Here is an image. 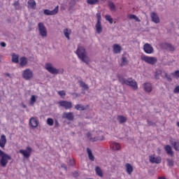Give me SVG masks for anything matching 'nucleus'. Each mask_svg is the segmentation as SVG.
Wrapping results in <instances>:
<instances>
[{"mask_svg": "<svg viewBox=\"0 0 179 179\" xmlns=\"http://www.w3.org/2000/svg\"><path fill=\"white\" fill-rule=\"evenodd\" d=\"M0 166L1 167H6L8 163H9V160H12V157L10 155L4 153L3 151L0 150Z\"/></svg>", "mask_w": 179, "mask_h": 179, "instance_id": "3", "label": "nucleus"}, {"mask_svg": "<svg viewBox=\"0 0 179 179\" xmlns=\"http://www.w3.org/2000/svg\"><path fill=\"white\" fill-rule=\"evenodd\" d=\"M36 96L35 95H32L31 96V99H30V105L33 106L34 104V103L36 101Z\"/></svg>", "mask_w": 179, "mask_h": 179, "instance_id": "41", "label": "nucleus"}, {"mask_svg": "<svg viewBox=\"0 0 179 179\" xmlns=\"http://www.w3.org/2000/svg\"><path fill=\"white\" fill-rule=\"evenodd\" d=\"M105 19H106V20H107V22H109V23H110V24H113V22H114V20H113V18L111 17V15H106L105 16Z\"/></svg>", "mask_w": 179, "mask_h": 179, "instance_id": "37", "label": "nucleus"}, {"mask_svg": "<svg viewBox=\"0 0 179 179\" xmlns=\"http://www.w3.org/2000/svg\"><path fill=\"white\" fill-rule=\"evenodd\" d=\"M23 107H24V108H26V106L25 105H24Z\"/></svg>", "mask_w": 179, "mask_h": 179, "instance_id": "57", "label": "nucleus"}, {"mask_svg": "<svg viewBox=\"0 0 179 179\" xmlns=\"http://www.w3.org/2000/svg\"><path fill=\"white\" fill-rule=\"evenodd\" d=\"M73 6H75V3H73Z\"/></svg>", "mask_w": 179, "mask_h": 179, "instance_id": "59", "label": "nucleus"}, {"mask_svg": "<svg viewBox=\"0 0 179 179\" xmlns=\"http://www.w3.org/2000/svg\"><path fill=\"white\" fill-rule=\"evenodd\" d=\"M79 176V173H78V172H74L73 173V176L74 177H78Z\"/></svg>", "mask_w": 179, "mask_h": 179, "instance_id": "53", "label": "nucleus"}, {"mask_svg": "<svg viewBox=\"0 0 179 179\" xmlns=\"http://www.w3.org/2000/svg\"><path fill=\"white\" fill-rule=\"evenodd\" d=\"M6 142V136H5V134H2L0 138V148H1V149H5Z\"/></svg>", "mask_w": 179, "mask_h": 179, "instance_id": "18", "label": "nucleus"}, {"mask_svg": "<svg viewBox=\"0 0 179 179\" xmlns=\"http://www.w3.org/2000/svg\"><path fill=\"white\" fill-rule=\"evenodd\" d=\"M95 171L96 173V176H99V177H103V171H101V169L99 166H96L95 168Z\"/></svg>", "mask_w": 179, "mask_h": 179, "instance_id": "33", "label": "nucleus"}, {"mask_svg": "<svg viewBox=\"0 0 179 179\" xmlns=\"http://www.w3.org/2000/svg\"><path fill=\"white\" fill-rule=\"evenodd\" d=\"M108 6H109V8L110 10H116L115 8V4L113 1H108Z\"/></svg>", "mask_w": 179, "mask_h": 179, "instance_id": "36", "label": "nucleus"}, {"mask_svg": "<svg viewBox=\"0 0 179 179\" xmlns=\"http://www.w3.org/2000/svg\"><path fill=\"white\" fill-rule=\"evenodd\" d=\"M79 84L80 87H83V89H85V90L89 89V86H87V84L85 83V82L79 81Z\"/></svg>", "mask_w": 179, "mask_h": 179, "instance_id": "38", "label": "nucleus"}, {"mask_svg": "<svg viewBox=\"0 0 179 179\" xmlns=\"http://www.w3.org/2000/svg\"><path fill=\"white\" fill-rule=\"evenodd\" d=\"M12 62H14V64H19V55L13 53L12 54Z\"/></svg>", "mask_w": 179, "mask_h": 179, "instance_id": "32", "label": "nucleus"}, {"mask_svg": "<svg viewBox=\"0 0 179 179\" xmlns=\"http://www.w3.org/2000/svg\"><path fill=\"white\" fill-rule=\"evenodd\" d=\"M61 167H62V169H64V170H66V166H65V164H62L61 165Z\"/></svg>", "mask_w": 179, "mask_h": 179, "instance_id": "52", "label": "nucleus"}, {"mask_svg": "<svg viewBox=\"0 0 179 179\" xmlns=\"http://www.w3.org/2000/svg\"><path fill=\"white\" fill-rule=\"evenodd\" d=\"M166 162L169 167H173V166H174V161L173 159H167Z\"/></svg>", "mask_w": 179, "mask_h": 179, "instance_id": "40", "label": "nucleus"}, {"mask_svg": "<svg viewBox=\"0 0 179 179\" xmlns=\"http://www.w3.org/2000/svg\"><path fill=\"white\" fill-rule=\"evenodd\" d=\"M150 16L154 23H160V18H159V15L156 13H152Z\"/></svg>", "mask_w": 179, "mask_h": 179, "instance_id": "19", "label": "nucleus"}, {"mask_svg": "<svg viewBox=\"0 0 179 179\" xmlns=\"http://www.w3.org/2000/svg\"><path fill=\"white\" fill-rule=\"evenodd\" d=\"M143 50L145 54H153L155 52V49L153 46L150 43H145L143 45Z\"/></svg>", "mask_w": 179, "mask_h": 179, "instance_id": "13", "label": "nucleus"}, {"mask_svg": "<svg viewBox=\"0 0 179 179\" xmlns=\"http://www.w3.org/2000/svg\"><path fill=\"white\" fill-rule=\"evenodd\" d=\"M58 94L62 97V96H66V94L65 93V91L62 90L58 92Z\"/></svg>", "mask_w": 179, "mask_h": 179, "instance_id": "44", "label": "nucleus"}, {"mask_svg": "<svg viewBox=\"0 0 179 179\" xmlns=\"http://www.w3.org/2000/svg\"><path fill=\"white\" fill-rule=\"evenodd\" d=\"M72 2H73V1H71V3H70V5L72 3Z\"/></svg>", "mask_w": 179, "mask_h": 179, "instance_id": "58", "label": "nucleus"}, {"mask_svg": "<svg viewBox=\"0 0 179 179\" xmlns=\"http://www.w3.org/2000/svg\"><path fill=\"white\" fill-rule=\"evenodd\" d=\"M14 6H18L19 5V1H15L14 3H13Z\"/></svg>", "mask_w": 179, "mask_h": 179, "instance_id": "54", "label": "nucleus"}, {"mask_svg": "<svg viewBox=\"0 0 179 179\" xmlns=\"http://www.w3.org/2000/svg\"><path fill=\"white\" fill-rule=\"evenodd\" d=\"M149 162L150 163H152L155 164H160L162 163V157L157 156L155 157V155H152L149 156Z\"/></svg>", "mask_w": 179, "mask_h": 179, "instance_id": "12", "label": "nucleus"}, {"mask_svg": "<svg viewBox=\"0 0 179 179\" xmlns=\"http://www.w3.org/2000/svg\"><path fill=\"white\" fill-rule=\"evenodd\" d=\"M1 47H6V43L5 42H1Z\"/></svg>", "mask_w": 179, "mask_h": 179, "instance_id": "50", "label": "nucleus"}, {"mask_svg": "<svg viewBox=\"0 0 179 179\" xmlns=\"http://www.w3.org/2000/svg\"><path fill=\"white\" fill-rule=\"evenodd\" d=\"M6 76H10V74L9 73H6Z\"/></svg>", "mask_w": 179, "mask_h": 179, "instance_id": "55", "label": "nucleus"}, {"mask_svg": "<svg viewBox=\"0 0 179 179\" xmlns=\"http://www.w3.org/2000/svg\"><path fill=\"white\" fill-rule=\"evenodd\" d=\"M170 143H171V145H172V146H173V149L176 152H179V141H173V139H171Z\"/></svg>", "mask_w": 179, "mask_h": 179, "instance_id": "22", "label": "nucleus"}, {"mask_svg": "<svg viewBox=\"0 0 179 179\" xmlns=\"http://www.w3.org/2000/svg\"><path fill=\"white\" fill-rule=\"evenodd\" d=\"M28 8H30L31 9H36V6L37 3H36V1L34 0H29L27 2Z\"/></svg>", "mask_w": 179, "mask_h": 179, "instance_id": "25", "label": "nucleus"}, {"mask_svg": "<svg viewBox=\"0 0 179 179\" xmlns=\"http://www.w3.org/2000/svg\"><path fill=\"white\" fill-rule=\"evenodd\" d=\"M55 127L56 128H58V127H59V122H58V120H55Z\"/></svg>", "mask_w": 179, "mask_h": 179, "instance_id": "48", "label": "nucleus"}, {"mask_svg": "<svg viewBox=\"0 0 179 179\" xmlns=\"http://www.w3.org/2000/svg\"><path fill=\"white\" fill-rule=\"evenodd\" d=\"M110 148L112 150H120L121 149V145L118 143L111 142Z\"/></svg>", "mask_w": 179, "mask_h": 179, "instance_id": "21", "label": "nucleus"}, {"mask_svg": "<svg viewBox=\"0 0 179 179\" xmlns=\"http://www.w3.org/2000/svg\"><path fill=\"white\" fill-rule=\"evenodd\" d=\"M90 140L92 141V142H97V141H99V138L97 137H94V138H90Z\"/></svg>", "mask_w": 179, "mask_h": 179, "instance_id": "47", "label": "nucleus"}, {"mask_svg": "<svg viewBox=\"0 0 179 179\" xmlns=\"http://www.w3.org/2000/svg\"><path fill=\"white\" fill-rule=\"evenodd\" d=\"M162 47L164 50H167L168 51H175L176 50L173 45L167 43H162Z\"/></svg>", "mask_w": 179, "mask_h": 179, "instance_id": "17", "label": "nucleus"}, {"mask_svg": "<svg viewBox=\"0 0 179 179\" xmlns=\"http://www.w3.org/2000/svg\"><path fill=\"white\" fill-rule=\"evenodd\" d=\"M29 125H31L33 129L37 128V127H38V120H37V117H31L29 120Z\"/></svg>", "mask_w": 179, "mask_h": 179, "instance_id": "14", "label": "nucleus"}, {"mask_svg": "<svg viewBox=\"0 0 179 179\" xmlns=\"http://www.w3.org/2000/svg\"><path fill=\"white\" fill-rule=\"evenodd\" d=\"M87 152L88 154V157L91 162H94V155H93V153L92 152V150L90 148H87Z\"/></svg>", "mask_w": 179, "mask_h": 179, "instance_id": "31", "label": "nucleus"}, {"mask_svg": "<svg viewBox=\"0 0 179 179\" xmlns=\"http://www.w3.org/2000/svg\"><path fill=\"white\" fill-rule=\"evenodd\" d=\"M141 61L149 64V65H156V64H157V57L143 55L141 56Z\"/></svg>", "mask_w": 179, "mask_h": 179, "instance_id": "4", "label": "nucleus"}, {"mask_svg": "<svg viewBox=\"0 0 179 179\" xmlns=\"http://www.w3.org/2000/svg\"><path fill=\"white\" fill-rule=\"evenodd\" d=\"M113 52L114 54H120L122 48H121V45L118 44H114L113 45Z\"/></svg>", "mask_w": 179, "mask_h": 179, "instance_id": "20", "label": "nucleus"}, {"mask_svg": "<svg viewBox=\"0 0 179 179\" xmlns=\"http://www.w3.org/2000/svg\"><path fill=\"white\" fill-rule=\"evenodd\" d=\"M128 64V59L125 56H122V62L120 64V66H126V65Z\"/></svg>", "mask_w": 179, "mask_h": 179, "instance_id": "34", "label": "nucleus"}, {"mask_svg": "<svg viewBox=\"0 0 179 179\" xmlns=\"http://www.w3.org/2000/svg\"><path fill=\"white\" fill-rule=\"evenodd\" d=\"M0 62H1V56H0Z\"/></svg>", "mask_w": 179, "mask_h": 179, "instance_id": "60", "label": "nucleus"}, {"mask_svg": "<svg viewBox=\"0 0 179 179\" xmlns=\"http://www.w3.org/2000/svg\"><path fill=\"white\" fill-rule=\"evenodd\" d=\"M171 75L173 76V78H179V71L177 70L175 72L171 73Z\"/></svg>", "mask_w": 179, "mask_h": 179, "instance_id": "42", "label": "nucleus"}, {"mask_svg": "<svg viewBox=\"0 0 179 179\" xmlns=\"http://www.w3.org/2000/svg\"><path fill=\"white\" fill-rule=\"evenodd\" d=\"M27 59L24 57L20 58V66H26L27 65Z\"/></svg>", "mask_w": 179, "mask_h": 179, "instance_id": "26", "label": "nucleus"}, {"mask_svg": "<svg viewBox=\"0 0 179 179\" xmlns=\"http://www.w3.org/2000/svg\"><path fill=\"white\" fill-rule=\"evenodd\" d=\"M119 82L122 85H127V86H131L134 90H138V83L135 80L132 78L124 79L123 78L119 77Z\"/></svg>", "mask_w": 179, "mask_h": 179, "instance_id": "2", "label": "nucleus"}, {"mask_svg": "<svg viewBox=\"0 0 179 179\" xmlns=\"http://www.w3.org/2000/svg\"><path fill=\"white\" fill-rule=\"evenodd\" d=\"M127 17H128V19H129L130 20H136V22H141V20H140L136 15H134V14H129V15H127Z\"/></svg>", "mask_w": 179, "mask_h": 179, "instance_id": "29", "label": "nucleus"}, {"mask_svg": "<svg viewBox=\"0 0 179 179\" xmlns=\"http://www.w3.org/2000/svg\"><path fill=\"white\" fill-rule=\"evenodd\" d=\"M47 124L49 125V127H52V125H54V120H52L51 117H48L47 119Z\"/></svg>", "mask_w": 179, "mask_h": 179, "instance_id": "39", "label": "nucleus"}, {"mask_svg": "<svg viewBox=\"0 0 179 179\" xmlns=\"http://www.w3.org/2000/svg\"><path fill=\"white\" fill-rule=\"evenodd\" d=\"M75 108L78 111H85V110H87V108H89V105H87L86 106H85L82 104H77L75 106Z\"/></svg>", "mask_w": 179, "mask_h": 179, "instance_id": "24", "label": "nucleus"}, {"mask_svg": "<svg viewBox=\"0 0 179 179\" xmlns=\"http://www.w3.org/2000/svg\"><path fill=\"white\" fill-rule=\"evenodd\" d=\"M173 93H179V86H176L175 89L173 90Z\"/></svg>", "mask_w": 179, "mask_h": 179, "instance_id": "46", "label": "nucleus"}, {"mask_svg": "<svg viewBox=\"0 0 179 179\" xmlns=\"http://www.w3.org/2000/svg\"><path fill=\"white\" fill-rule=\"evenodd\" d=\"M33 71L30 70V69H27L22 72V78L25 79V80H30V79H33Z\"/></svg>", "mask_w": 179, "mask_h": 179, "instance_id": "6", "label": "nucleus"}, {"mask_svg": "<svg viewBox=\"0 0 179 179\" xmlns=\"http://www.w3.org/2000/svg\"><path fill=\"white\" fill-rule=\"evenodd\" d=\"M59 10V6H57L54 10H50L48 9H45L43 10L44 15H46V16H54L55 15H57Z\"/></svg>", "mask_w": 179, "mask_h": 179, "instance_id": "10", "label": "nucleus"}, {"mask_svg": "<svg viewBox=\"0 0 179 179\" xmlns=\"http://www.w3.org/2000/svg\"><path fill=\"white\" fill-rule=\"evenodd\" d=\"M127 120V117L122 115H118L117 116V121L120 124H124Z\"/></svg>", "mask_w": 179, "mask_h": 179, "instance_id": "30", "label": "nucleus"}, {"mask_svg": "<svg viewBox=\"0 0 179 179\" xmlns=\"http://www.w3.org/2000/svg\"><path fill=\"white\" fill-rule=\"evenodd\" d=\"M38 27L40 36H41V37H47V28H45L44 24L43 22H39L38 24Z\"/></svg>", "mask_w": 179, "mask_h": 179, "instance_id": "9", "label": "nucleus"}, {"mask_svg": "<svg viewBox=\"0 0 179 179\" xmlns=\"http://www.w3.org/2000/svg\"><path fill=\"white\" fill-rule=\"evenodd\" d=\"M33 152V150L30 147H27L26 150H20L19 153L22 155V156L24 157V159H29L30 156H31V152Z\"/></svg>", "mask_w": 179, "mask_h": 179, "instance_id": "8", "label": "nucleus"}, {"mask_svg": "<svg viewBox=\"0 0 179 179\" xmlns=\"http://www.w3.org/2000/svg\"><path fill=\"white\" fill-rule=\"evenodd\" d=\"M164 149L165 152H166V154L169 156H171V157H173L174 156V151H173V148L170 145H166L164 147Z\"/></svg>", "mask_w": 179, "mask_h": 179, "instance_id": "16", "label": "nucleus"}, {"mask_svg": "<svg viewBox=\"0 0 179 179\" xmlns=\"http://www.w3.org/2000/svg\"><path fill=\"white\" fill-rule=\"evenodd\" d=\"M76 54L78 55V58L88 65L90 62V59H89V57H87V53L86 52V50L83 46H78Z\"/></svg>", "mask_w": 179, "mask_h": 179, "instance_id": "1", "label": "nucleus"}, {"mask_svg": "<svg viewBox=\"0 0 179 179\" xmlns=\"http://www.w3.org/2000/svg\"><path fill=\"white\" fill-rule=\"evenodd\" d=\"M99 2V0H87V3L88 5H97Z\"/></svg>", "mask_w": 179, "mask_h": 179, "instance_id": "35", "label": "nucleus"}, {"mask_svg": "<svg viewBox=\"0 0 179 179\" xmlns=\"http://www.w3.org/2000/svg\"><path fill=\"white\" fill-rule=\"evenodd\" d=\"M96 24L95 25L96 31L98 34H100L103 31V27H101V13H96Z\"/></svg>", "mask_w": 179, "mask_h": 179, "instance_id": "5", "label": "nucleus"}, {"mask_svg": "<svg viewBox=\"0 0 179 179\" xmlns=\"http://www.w3.org/2000/svg\"><path fill=\"white\" fill-rule=\"evenodd\" d=\"M165 78H166L169 82H171V76H170L167 73H165Z\"/></svg>", "mask_w": 179, "mask_h": 179, "instance_id": "43", "label": "nucleus"}, {"mask_svg": "<svg viewBox=\"0 0 179 179\" xmlns=\"http://www.w3.org/2000/svg\"><path fill=\"white\" fill-rule=\"evenodd\" d=\"M62 118H65L66 120H68V121H73L75 117L73 116V113L72 112H65L62 115Z\"/></svg>", "mask_w": 179, "mask_h": 179, "instance_id": "15", "label": "nucleus"}, {"mask_svg": "<svg viewBox=\"0 0 179 179\" xmlns=\"http://www.w3.org/2000/svg\"><path fill=\"white\" fill-rule=\"evenodd\" d=\"M45 69L50 72V73H52V75H58L59 71L57 69L52 67V64L50 63H47L45 66Z\"/></svg>", "mask_w": 179, "mask_h": 179, "instance_id": "11", "label": "nucleus"}, {"mask_svg": "<svg viewBox=\"0 0 179 179\" xmlns=\"http://www.w3.org/2000/svg\"><path fill=\"white\" fill-rule=\"evenodd\" d=\"M144 90L148 93H150L152 92V84L147 83L144 84Z\"/></svg>", "mask_w": 179, "mask_h": 179, "instance_id": "27", "label": "nucleus"}, {"mask_svg": "<svg viewBox=\"0 0 179 179\" xmlns=\"http://www.w3.org/2000/svg\"><path fill=\"white\" fill-rule=\"evenodd\" d=\"M125 167H126V171L127 174L131 176V174H132V173L134 172V167L132 166V165H131V164H129V163H127L125 164Z\"/></svg>", "mask_w": 179, "mask_h": 179, "instance_id": "23", "label": "nucleus"}, {"mask_svg": "<svg viewBox=\"0 0 179 179\" xmlns=\"http://www.w3.org/2000/svg\"><path fill=\"white\" fill-rule=\"evenodd\" d=\"M69 9H72V6H69Z\"/></svg>", "mask_w": 179, "mask_h": 179, "instance_id": "56", "label": "nucleus"}, {"mask_svg": "<svg viewBox=\"0 0 179 179\" xmlns=\"http://www.w3.org/2000/svg\"><path fill=\"white\" fill-rule=\"evenodd\" d=\"M86 136H87L90 139L91 138L90 137L92 136V134L90 132H88V133L86 134Z\"/></svg>", "mask_w": 179, "mask_h": 179, "instance_id": "51", "label": "nucleus"}, {"mask_svg": "<svg viewBox=\"0 0 179 179\" xmlns=\"http://www.w3.org/2000/svg\"><path fill=\"white\" fill-rule=\"evenodd\" d=\"M57 104H59V107H62L65 110H71L73 107L72 103L68 101H59L57 102Z\"/></svg>", "mask_w": 179, "mask_h": 179, "instance_id": "7", "label": "nucleus"}, {"mask_svg": "<svg viewBox=\"0 0 179 179\" xmlns=\"http://www.w3.org/2000/svg\"><path fill=\"white\" fill-rule=\"evenodd\" d=\"M70 165L71 166L75 165V160L74 159H70Z\"/></svg>", "mask_w": 179, "mask_h": 179, "instance_id": "49", "label": "nucleus"}, {"mask_svg": "<svg viewBox=\"0 0 179 179\" xmlns=\"http://www.w3.org/2000/svg\"><path fill=\"white\" fill-rule=\"evenodd\" d=\"M161 73H162L161 71H156L155 72V79H159V75H160Z\"/></svg>", "mask_w": 179, "mask_h": 179, "instance_id": "45", "label": "nucleus"}, {"mask_svg": "<svg viewBox=\"0 0 179 179\" xmlns=\"http://www.w3.org/2000/svg\"><path fill=\"white\" fill-rule=\"evenodd\" d=\"M63 33L65 37L67 38V40H71V38L69 37V36L72 33V31L71 29H64Z\"/></svg>", "mask_w": 179, "mask_h": 179, "instance_id": "28", "label": "nucleus"}]
</instances>
